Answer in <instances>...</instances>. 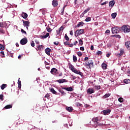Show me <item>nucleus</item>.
<instances>
[{
    "mask_svg": "<svg viewBox=\"0 0 130 130\" xmlns=\"http://www.w3.org/2000/svg\"><path fill=\"white\" fill-rule=\"evenodd\" d=\"M12 107H13V105H8L3 108V110H4V109H10Z\"/></svg>",
    "mask_w": 130,
    "mask_h": 130,
    "instance_id": "16",
    "label": "nucleus"
},
{
    "mask_svg": "<svg viewBox=\"0 0 130 130\" xmlns=\"http://www.w3.org/2000/svg\"><path fill=\"white\" fill-rule=\"evenodd\" d=\"M56 82L57 83H59V84H62L63 83H68V80L66 79H59L57 80Z\"/></svg>",
    "mask_w": 130,
    "mask_h": 130,
    "instance_id": "9",
    "label": "nucleus"
},
{
    "mask_svg": "<svg viewBox=\"0 0 130 130\" xmlns=\"http://www.w3.org/2000/svg\"><path fill=\"white\" fill-rule=\"evenodd\" d=\"M108 3V1H106L103 3H101V6H104V5H106V4H107Z\"/></svg>",
    "mask_w": 130,
    "mask_h": 130,
    "instance_id": "51",
    "label": "nucleus"
},
{
    "mask_svg": "<svg viewBox=\"0 0 130 130\" xmlns=\"http://www.w3.org/2000/svg\"><path fill=\"white\" fill-rule=\"evenodd\" d=\"M58 91L60 93L62 94V95H63V94H66V93H64V91L61 89H59Z\"/></svg>",
    "mask_w": 130,
    "mask_h": 130,
    "instance_id": "39",
    "label": "nucleus"
},
{
    "mask_svg": "<svg viewBox=\"0 0 130 130\" xmlns=\"http://www.w3.org/2000/svg\"><path fill=\"white\" fill-rule=\"evenodd\" d=\"M119 31H120V28L117 26L112 28V32L113 34H117V33L119 32Z\"/></svg>",
    "mask_w": 130,
    "mask_h": 130,
    "instance_id": "4",
    "label": "nucleus"
},
{
    "mask_svg": "<svg viewBox=\"0 0 130 130\" xmlns=\"http://www.w3.org/2000/svg\"><path fill=\"white\" fill-rule=\"evenodd\" d=\"M98 120H99V118L98 117H94L92 118V121L93 122H96L97 124H98Z\"/></svg>",
    "mask_w": 130,
    "mask_h": 130,
    "instance_id": "21",
    "label": "nucleus"
},
{
    "mask_svg": "<svg viewBox=\"0 0 130 130\" xmlns=\"http://www.w3.org/2000/svg\"><path fill=\"white\" fill-rule=\"evenodd\" d=\"M0 100H2V101H3L4 100V95L3 94L0 95Z\"/></svg>",
    "mask_w": 130,
    "mask_h": 130,
    "instance_id": "50",
    "label": "nucleus"
},
{
    "mask_svg": "<svg viewBox=\"0 0 130 130\" xmlns=\"http://www.w3.org/2000/svg\"><path fill=\"white\" fill-rule=\"evenodd\" d=\"M111 95L110 93H106L103 96V99H105L106 98H108Z\"/></svg>",
    "mask_w": 130,
    "mask_h": 130,
    "instance_id": "28",
    "label": "nucleus"
},
{
    "mask_svg": "<svg viewBox=\"0 0 130 130\" xmlns=\"http://www.w3.org/2000/svg\"><path fill=\"white\" fill-rule=\"evenodd\" d=\"M43 49H44V46L41 45L38 46V49H37V50H43Z\"/></svg>",
    "mask_w": 130,
    "mask_h": 130,
    "instance_id": "20",
    "label": "nucleus"
},
{
    "mask_svg": "<svg viewBox=\"0 0 130 130\" xmlns=\"http://www.w3.org/2000/svg\"><path fill=\"white\" fill-rule=\"evenodd\" d=\"M85 32V30L84 29H77L75 32V37H78V36H80V35L83 34Z\"/></svg>",
    "mask_w": 130,
    "mask_h": 130,
    "instance_id": "2",
    "label": "nucleus"
},
{
    "mask_svg": "<svg viewBox=\"0 0 130 130\" xmlns=\"http://www.w3.org/2000/svg\"><path fill=\"white\" fill-rule=\"evenodd\" d=\"M80 26H81V27H83L84 26V22H79L78 24L77 25L76 27L79 28V27H80Z\"/></svg>",
    "mask_w": 130,
    "mask_h": 130,
    "instance_id": "24",
    "label": "nucleus"
},
{
    "mask_svg": "<svg viewBox=\"0 0 130 130\" xmlns=\"http://www.w3.org/2000/svg\"><path fill=\"white\" fill-rule=\"evenodd\" d=\"M60 31H62L63 30V26H61L59 28Z\"/></svg>",
    "mask_w": 130,
    "mask_h": 130,
    "instance_id": "59",
    "label": "nucleus"
},
{
    "mask_svg": "<svg viewBox=\"0 0 130 130\" xmlns=\"http://www.w3.org/2000/svg\"><path fill=\"white\" fill-rule=\"evenodd\" d=\"M48 36H49V33L47 32L45 35L41 36V37L42 38V39H45L46 38H47Z\"/></svg>",
    "mask_w": 130,
    "mask_h": 130,
    "instance_id": "23",
    "label": "nucleus"
},
{
    "mask_svg": "<svg viewBox=\"0 0 130 130\" xmlns=\"http://www.w3.org/2000/svg\"><path fill=\"white\" fill-rule=\"evenodd\" d=\"M113 37H115V38H121V37L119 35H115L113 36Z\"/></svg>",
    "mask_w": 130,
    "mask_h": 130,
    "instance_id": "43",
    "label": "nucleus"
},
{
    "mask_svg": "<svg viewBox=\"0 0 130 130\" xmlns=\"http://www.w3.org/2000/svg\"><path fill=\"white\" fill-rule=\"evenodd\" d=\"M117 14L116 13H112L111 14V16H112V18L113 19H115V18H116V16H117Z\"/></svg>",
    "mask_w": 130,
    "mask_h": 130,
    "instance_id": "29",
    "label": "nucleus"
},
{
    "mask_svg": "<svg viewBox=\"0 0 130 130\" xmlns=\"http://www.w3.org/2000/svg\"><path fill=\"white\" fill-rule=\"evenodd\" d=\"M124 53V49H120V53L117 54V56L119 57L121 56Z\"/></svg>",
    "mask_w": 130,
    "mask_h": 130,
    "instance_id": "13",
    "label": "nucleus"
},
{
    "mask_svg": "<svg viewBox=\"0 0 130 130\" xmlns=\"http://www.w3.org/2000/svg\"><path fill=\"white\" fill-rule=\"evenodd\" d=\"M31 44V46H32V47H34L35 46V43H34V41H32L30 43Z\"/></svg>",
    "mask_w": 130,
    "mask_h": 130,
    "instance_id": "49",
    "label": "nucleus"
},
{
    "mask_svg": "<svg viewBox=\"0 0 130 130\" xmlns=\"http://www.w3.org/2000/svg\"><path fill=\"white\" fill-rule=\"evenodd\" d=\"M121 71H123V72H125L126 70L125 68L124 67H122L121 68Z\"/></svg>",
    "mask_w": 130,
    "mask_h": 130,
    "instance_id": "61",
    "label": "nucleus"
},
{
    "mask_svg": "<svg viewBox=\"0 0 130 130\" xmlns=\"http://www.w3.org/2000/svg\"><path fill=\"white\" fill-rule=\"evenodd\" d=\"M79 44L81 46H82V45L84 44V41L82 40V39H80L79 40Z\"/></svg>",
    "mask_w": 130,
    "mask_h": 130,
    "instance_id": "30",
    "label": "nucleus"
},
{
    "mask_svg": "<svg viewBox=\"0 0 130 130\" xmlns=\"http://www.w3.org/2000/svg\"><path fill=\"white\" fill-rule=\"evenodd\" d=\"M118 101L121 103V102H123V99L122 98H120L118 99Z\"/></svg>",
    "mask_w": 130,
    "mask_h": 130,
    "instance_id": "45",
    "label": "nucleus"
},
{
    "mask_svg": "<svg viewBox=\"0 0 130 130\" xmlns=\"http://www.w3.org/2000/svg\"><path fill=\"white\" fill-rule=\"evenodd\" d=\"M88 59H89V58L88 57H85L83 61H87L88 60Z\"/></svg>",
    "mask_w": 130,
    "mask_h": 130,
    "instance_id": "53",
    "label": "nucleus"
},
{
    "mask_svg": "<svg viewBox=\"0 0 130 130\" xmlns=\"http://www.w3.org/2000/svg\"><path fill=\"white\" fill-rule=\"evenodd\" d=\"M7 85L6 84H3V85H2L1 86V88L2 89V90H5V88L6 87V86Z\"/></svg>",
    "mask_w": 130,
    "mask_h": 130,
    "instance_id": "36",
    "label": "nucleus"
},
{
    "mask_svg": "<svg viewBox=\"0 0 130 130\" xmlns=\"http://www.w3.org/2000/svg\"><path fill=\"white\" fill-rule=\"evenodd\" d=\"M125 47L130 50V41L126 42L125 43Z\"/></svg>",
    "mask_w": 130,
    "mask_h": 130,
    "instance_id": "18",
    "label": "nucleus"
},
{
    "mask_svg": "<svg viewBox=\"0 0 130 130\" xmlns=\"http://www.w3.org/2000/svg\"><path fill=\"white\" fill-rule=\"evenodd\" d=\"M67 5H64L63 9L61 10V14L63 15L64 13V9H66V8H67Z\"/></svg>",
    "mask_w": 130,
    "mask_h": 130,
    "instance_id": "32",
    "label": "nucleus"
},
{
    "mask_svg": "<svg viewBox=\"0 0 130 130\" xmlns=\"http://www.w3.org/2000/svg\"><path fill=\"white\" fill-rule=\"evenodd\" d=\"M90 11V8H87V9H86L83 13H82V15L83 16H85V14H87V13H88V12H89Z\"/></svg>",
    "mask_w": 130,
    "mask_h": 130,
    "instance_id": "26",
    "label": "nucleus"
},
{
    "mask_svg": "<svg viewBox=\"0 0 130 130\" xmlns=\"http://www.w3.org/2000/svg\"><path fill=\"white\" fill-rule=\"evenodd\" d=\"M90 21H91V18L90 17H87L85 20V22H90Z\"/></svg>",
    "mask_w": 130,
    "mask_h": 130,
    "instance_id": "42",
    "label": "nucleus"
},
{
    "mask_svg": "<svg viewBox=\"0 0 130 130\" xmlns=\"http://www.w3.org/2000/svg\"><path fill=\"white\" fill-rule=\"evenodd\" d=\"M66 110H67V111H69V112H72L73 110H74V109H73V107H67L66 108Z\"/></svg>",
    "mask_w": 130,
    "mask_h": 130,
    "instance_id": "19",
    "label": "nucleus"
},
{
    "mask_svg": "<svg viewBox=\"0 0 130 130\" xmlns=\"http://www.w3.org/2000/svg\"><path fill=\"white\" fill-rule=\"evenodd\" d=\"M1 54H2V55L1 56L2 57H3V58L5 57V52L1 51Z\"/></svg>",
    "mask_w": 130,
    "mask_h": 130,
    "instance_id": "47",
    "label": "nucleus"
},
{
    "mask_svg": "<svg viewBox=\"0 0 130 130\" xmlns=\"http://www.w3.org/2000/svg\"><path fill=\"white\" fill-rule=\"evenodd\" d=\"M23 23L24 26H26L27 29H28V27L30 26V22H29V21L23 20Z\"/></svg>",
    "mask_w": 130,
    "mask_h": 130,
    "instance_id": "11",
    "label": "nucleus"
},
{
    "mask_svg": "<svg viewBox=\"0 0 130 130\" xmlns=\"http://www.w3.org/2000/svg\"><path fill=\"white\" fill-rule=\"evenodd\" d=\"M21 31L22 32V33H24V34H27V32H26V31L24 30V29H21Z\"/></svg>",
    "mask_w": 130,
    "mask_h": 130,
    "instance_id": "55",
    "label": "nucleus"
},
{
    "mask_svg": "<svg viewBox=\"0 0 130 130\" xmlns=\"http://www.w3.org/2000/svg\"><path fill=\"white\" fill-rule=\"evenodd\" d=\"M56 33L57 35H59L60 34V30L58 29L56 30Z\"/></svg>",
    "mask_w": 130,
    "mask_h": 130,
    "instance_id": "52",
    "label": "nucleus"
},
{
    "mask_svg": "<svg viewBox=\"0 0 130 130\" xmlns=\"http://www.w3.org/2000/svg\"><path fill=\"white\" fill-rule=\"evenodd\" d=\"M0 50H5V46L4 45L0 44Z\"/></svg>",
    "mask_w": 130,
    "mask_h": 130,
    "instance_id": "35",
    "label": "nucleus"
},
{
    "mask_svg": "<svg viewBox=\"0 0 130 130\" xmlns=\"http://www.w3.org/2000/svg\"><path fill=\"white\" fill-rule=\"evenodd\" d=\"M102 51H98V52H97V53H96V54L98 55H102Z\"/></svg>",
    "mask_w": 130,
    "mask_h": 130,
    "instance_id": "48",
    "label": "nucleus"
},
{
    "mask_svg": "<svg viewBox=\"0 0 130 130\" xmlns=\"http://www.w3.org/2000/svg\"><path fill=\"white\" fill-rule=\"evenodd\" d=\"M80 49L82 51H84V50H85V48H84V47H80Z\"/></svg>",
    "mask_w": 130,
    "mask_h": 130,
    "instance_id": "54",
    "label": "nucleus"
},
{
    "mask_svg": "<svg viewBox=\"0 0 130 130\" xmlns=\"http://www.w3.org/2000/svg\"><path fill=\"white\" fill-rule=\"evenodd\" d=\"M58 43H59V42H54V44L55 45H58Z\"/></svg>",
    "mask_w": 130,
    "mask_h": 130,
    "instance_id": "62",
    "label": "nucleus"
},
{
    "mask_svg": "<svg viewBox=\"0 0 130 130\" xmlns=\"http://www.w3.org/2000/svg\"><path fill=\"white\" fill-rule=\"evenodd\" d=\"M72 72H73V73H75V74H77V75H80V76H81V77L82 76H83V73H82L80 71H79L77 70L76 69H74V70Z\"/></svg>",
    "mask_w": 130,
    "mask_h": 130,
    "instance_id": "8",
    "label": "nucleus"
},
{
    "mask_svg": "<svg viewBox=\"0 0 130 130\" xmlns=\"http://www.w3.org/2000/svg\"><path fill=\"white\" fill-rule=\"evenodd\" d=\"M77 54L78 55V56H82V55H83V53H82L81 52H77Z\"/></svg>",
    "mask_w": 130,
    "mask_h": 130,
    "instance_id": "46",
    "label": "nucleus"
},
{
    "mask_svg": "<svg viewBox=\"0 0 130 130\" xmlns=\"http://www.w3.org/2000/svg\"><path fill=\"white\" fill-rule=\"evenodd\" d=\"M111 112V110L109 109L105 110L102 111V114H104V115H108Z\"/></svg>",
    "mask_w": 130,
    "mask_h": 130,
    "instance_id": "5",
    "label": "nucleus"
},
{
    "mask_svg": "<svg viewBox=\"0 0 130 130\" xmlns=\"http://www.w3.org/2000/svg\"><path fill=\"white\" fill-rule=\"evenodd\" d=\"M114 5H115V2L114 1H112L109 2V6L110 7H111V8L114 7Z\"/></svg>",
    "mask_w": 130,
    "mask_h": 130,
    "instance_id": "22",
    "label": "nucleus"
},
{
    "mask_svg": "<svg viewBox=\"0 0 130 130\" xmlns=\"http://www.w3.org/2000/svg\"><path fill=\"white\" fill-rule=\"evenodd\" d=\"M49 96H50V95H49V94L47 93L45 95V98H48V97H49Z\"/></svg>",
    "mask_w": 130,
    "mask_h": 130,
    "instance_id": "60",
    "label": "nucleus"
},
{
    "mask_svg": "<svg viewBox=\"0 0 130 130\" xmlns=\"http://www.w3.org/2000/svg\"><path fill=\"white\" fill-rule=\"evenodd\" d=\"M63 43L64 45H70V42H69V41H66V42H63Z\"/></svg>",
    "mask_w": 130,
    "mask_h": 130,
    "instance_id": "44",
    "label": "nucleus"
},
{
    "mask_svg": "<svg viewBox=\"0 0 130 130\" xmlns=\"http://www.w3.org/2000/svg\"><path fill=\"white\" fill-rule=\"evenodd\" d=\"M76 105L77 106H82V104L80 103H76Z\"/></svg>",
    "mask_w": 130,
    "mask_h": 130,
    "instance_id": "58",
    "label": "nucleus"
},
{
    "mask_svg": "<svg viewBox=\"0 0 130 130\" xmlns=\"http://www.w3.org/2000/svg\"><path fill=\"white\" fill-rule=\"evenodd\" d=\"M46 30H47V31H48L49 32H50L52 31V29H51V28L49 27V26L46 27Z\"/></svg>",
    "mask_w": 130,
    "mask_h": 130,
    "instance_id": "37",
    "label": "nucleus"
},
{
    "mask_svg": "<svg viewBox=\"0 0 130 130\" xmlns=\"http://www.w3.org/2000/svg\"><path fill=\"white\" fill-rule=\"evenodd\" d=\"M45 51L47 55H50V52L51 51V49H50L49 48L45 49Z\"/></svg>",
    "mask_w": 130,
    "mask_h": 130,
    "instance_id": "14",
    "label": "nucleus"
},
{
    "mask_svg": "<svg viewBox=\"0 0 130 130\" xmlns=\"http://www.w3.org/2000/svg\"><path fill=\"white\" fill-rule=\"evenodd\" d=\"M87 94H93V93H95V90L94 89V88L92 87L89 88L87 90Z\"/></svg>",
    "mask_w": 130,
    "mask_h": 130,
    "instance_id": "7",
    "label": "nucleus"
},
{
    "mask_svg": "<svg viewBox=\"0 0 130 130\" xmlns=\"http://www.w3.org/2000/svg\"><path fill=\"white\" fill-rule=\"evenodd\" d=\"M111 54L110 53L107 54V55H106L107 57H109L110 56Z\"/></svg>",
    "mask_w": 130,
    "mask_h": 130,
    "instance_id": "64",
    "label": "nucleus"
},
{
    "mask_svg": "<svg viewBox=\"0 0 130 130\" xmlns=\"http://www.w3.org/2000/svg\"><path fill=\"white\" fill-rule=\"evenodd\" d=\"M57 72V69H56V68H52L50 71V73L52 75H55Z\"/></svg>",
    "mask_w": 130,
    "mask_h": 130,
    "instance_id": "15",
    "label": "nucleus"
},
{
    "mask_svg": "<svg viewBox=\"0 0 130 130\" xmlns=\"http://www.w3.org/2000/svg\"><path fill=\"white\" fill-rule=\"evenodd\" d=\"M102 68H103V70H106V69H107V64L105 63H102Z\"/></svg>",
    "mask_w": 130,
    "mask_h": 130,
    "instance_id": "27",
    "label": "nucleus"
},
{
    "mask_svg": "<svg viewBox=\"0 0 130 130\" xmlns=\"http://www.w3.org/2000/svg\"><path fill=\"white\" fill-rule=\"evenodd\" d=\"M4 27V23L3 22H0V27L3 28Z\"/></svg>",
    "mask_w": 130,
    "mask_h": 130,
    "instance_id": "56",
    "label": "nucleus"
},
{
    "mask_svg": "<svg viewBox=\"0 0 130 130\" xmlns=\"http://www.w3.org/2000/svg\"><path fill=\"white\" fill-rule=\"evenodd\" d=\"M21 87H22V84H18V87L19 89H20Z\"/></svg>",
    "mask_w": 130,
    "mask_h": 130,
    "instance_id": "63",
    "label": "nucleus"
},
{
    "mask_svg": "<svg viewBox=\"0 0 130 130\" xmlns=\"http://www.w3.org/2000/svg\"><path fill=\"white\" fill-rule=\"evenodd\" d=\"M62 89L63 90H66V91H68V92H72V91H73V88L72 87H62Z\"/></svg>",
    "mask_w": 130,
    "mask_h": 130,
    "instance_id": "12",
    "label": "nucleus"
},
{
    "mask_svg": "<svg viewBox=\"0 0 130 130\" xmlns=\"http://www.w3.org/2000/svg\"><path fill=\"white\" fill-rule=\"evenodd\" d=\"M0 33H1V34H5V33H6V31H5V30H4V29L1 28Z\"/></svg>",
    "mask_w": 130,
    "mask_h": 130,
    "instance_id": "40",
    "label": "nucleus"
},
{
    "mask_svg": "<svg viewBox=\"0 0 130 130\" xmlns=\"http://www.w3.org/2000/svg\"><path fill=\"white\" fill-rule=\"evenodd\" d=\"M52 6L54 8L57 7V6H58V1H57V0H53Z\"/></svg>",
    "mask_w": 130,
    "mask_h": 130,
    "instance_id": "10",
    "label": "nucleus"
},
{
    "mask_svg": "<svg viewBox=\"0 0 130 130\" xmlns=\"http://www.w3.org/2000/svg\"><path fill=\"white\" fill-rule=\"evenodd\" d=\"M73 61H74V62H77V61L78 60V59H77V56L73 55Z\"/></svg>",
    "mask_w": 130,
    "mask_h": 130,
    "instance_id": "31",
    "label": "nucleus"
},
{
    "mask_svg": "<svg viewBox=\"0 0 130 130\" xmlns=\"http://www.w3.org/2000/svg\"><path fill=\"white\" fill-rule=\"evenodd\" d=\"M94 88L95 89V90H100V89H101V86L99 85V86H94Z\"/></svg>",
    "mask_w": 130,
    "mask_h": 130,
    "instance_id": "34",
    "label": "nucleus"
},
{
    "mask_svg": "<svg viewBox=\"0 0 130 130\" xmlns=\"http://www.w3.org/2000/svg\"><path fill=\"white\" fill-rule=\"evenodd\" d=\"M64 38H65V40H67V41H69L70 40V38H69L67 34H65Z\"/></svg>",
    "mask_w": 130,
    "mask_h": 130,
    "instance_id": "38",
    "label": "nucleus"
},
{
    "mask_svg": "<svg viewBox=\"0 0 130 130\" xmlns=\"http://www.w3.org/2000/svg\"><path fill=\"white\" fill-rule=\"evenodd\" d=\"M77 44H78V41H75L73 45H75V46H77Z\"/></svg>",
    "mask_w": 130,
    "mask_h": 130,
    "instance_id": "57",
    "label": "nucleus"
},
{
    "mask_svg": "<svg viewBox=\"0 0 130 130\" xmlns=\"http://www.w3.org/2000/svg\"><path fill=\"white\" fill-rule=\"evenodd\" d=\"M122 32H124V33H128L130 32V28L129 27H127L126 25H123L121 27Z\"/></svg>",
    "mask_w": 130,
    "mask_h": 130,
    "instance_id": "3",
    "label": "nucleus"
},
{
    "mask_svg": "<svg viewBox=\"0 0 130 130\" xmlns=\"http://www.w3.org/2000/svg\"><path fill=\"white\" fill-rule=\"evenodd\" d=\"M27 42H28V40L26 38H23L20 40V44L21 45H25V44H27Z\"/></svg>",
    "mask_w": 130,
    "mask_h": 130,
    "instance_id": "6",
    "label": "nucleus"
},
{
    "mask_svg": "<svg viewBox=\"0 0 130 130\" xmlns=\"http://www.w3.org/2000/svg\"><path fill=\"white\" fill-rule=\"evenodd\" d=\"M50 92H51L52 93H53V94H55V95H57V92L54 90V88H51L50 89Z\"/></svg>",
    "mask_w": 130,
    "mask_h": 130,
    "instance_id": "25",
    "label": "nucleus"
},
{
    "mask_svg": "<svg viewBox=\"0 0 130 130\" xmlns=\"http://www.w3.org/2000/svg\"><path fill=\"white\" fill-rule=\"evenodd\" d=\"M85 66H87L89 69H91L94 67V61L92 59H89L85 62Z\"/></svg>",
    "mask_w": 130,
    "mask_h": 130,
    "instance_id": "1",
    "label": "nucleus"
},
{
    "mask_svg": "<svg viewBox=\"0 0 130 130\" xmlns=\"http://www.w3.org/2000/svg\"><path fill=\"white\" fill-rule=\"evenodd\" d=\"M69 69L71 70L72 72L75 70V68H74V66L73 65H71L69 66Z\"/></svg>",
    "mask_w": 130,
    "mask_h": 130,
    "instance_id": "41",
    "label": "nucleus"
},
{
    "mask_svg": "<svg viewBox=\"0 0 130 130\" xmlns=\"http://www.w3.org/2000/svg\"><path fill=\"white\" fill-rule=\"evenodd\" d=\"M21 16L23 19H27L28 18V14L26 13L23 12Z\"/></svg>",
    "mask_w": 130,
    "mask_h": 130,
    "instance_id": "17",
    "label": "nucleus"
},
{
    "mask_svg": "<svg viewBox=\"0 0 130 130\" xmlns=\"http://www.w3.org/2000/svg\"><path fill=\"white\" fill-rule=\"evenodd\" d=\"M124 83H125V84H129L130 80L129 79H124Z\"/></svg>",
    "mask_w": 130,
    "mask_h": 130,
    "instance_id": "33",
    "label": "nucleus"
}]
</instances>
